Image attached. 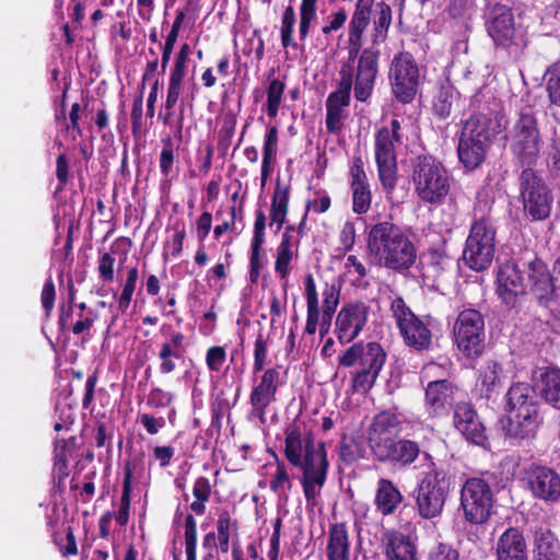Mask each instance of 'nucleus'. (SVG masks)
<instances>
[{
	"label": "nucleus",
	"mask_w": 560,
	"mask_h": 560,
	"mask_svg": "<svg viewBox=\"0 0 560 560\" xmlns=\"http://www.w3.org/2000/svg\"><path fill=\"white\" fill-rule=\"evenodd\" d=\"M523 208L533 220H544L551 211L552 196L542 179L532 170L525 168L520 176Z\"/></svg>",
	"instance_id": "obj_15"
},
{
	"label": "nucleus",
	"mask_w": 560,
	"mask_h": 560,
	"mask_svg": "<svg viewBox=\"0 0 560 560\" xmlns=\"http://www.w3.org/2000/svg\"><path fill=\"white\" fill-rule=\"evenodd\" d=\"M340 457L346 463H352L361 457V448L360 445L353 440L343 438L340 441Z\"/></svg>",
	"instance_id": "obj_57"
},
{
	"label": "nucleus",
	"mask_w": 560,
	"mask_h": 560,
	"mask_svg": "<svg viewBox=\"0 0 560 560\" xmlns=\"http://www.w3.org/2000/svg\"><path fill=\"white\" fill-rule=\"evenodd\" d=\"M191 49L188 44L180 46L179 51L176 54L174 65L171 69L170 79L183 81L187 72V62Z\"/></svg>",
	"instance_id": "obj_51"
},
{
	"label": "nucleus",
	"mask_w": 560,
	"mask_h": 560,
	"mask_svg": "<svg viewBox=\"0 0 560 560\" xmlns=\"http://www.w3.org/2000/svg\"><path fill=\"white\" fill-rule=\"evenodd\" d=\"M226 360V351L221 346L210 347L206 354V363L210 371L219 372Z\"/></svg>",
	"instance_id": "obj_55"
},
{
	"label": "nucleus",
	"mask_w": 560,
	"mask_h": 560,
	"mask_svg": "<svg viewBox=\"0 0 560 560\" xmlns=\"http://www.w3.org/2000/svg\"><path fill=\"white\" fill-rule=\"evenodd\" d=\"M382 541L387 560H418L417 546L409 536L390 530L384 534Z\"/></svg>",
	"instance_id": "obj_28"
},
{
	"label": "nucleus",
	"mask_w": 560,
	"mask_h": 560,
	"mask_svg": "<svg viewBox=\"0 0 560 560\" xmlns=\"http://www.w3.org/2000/svg\"><path fill=\"white\" fill-rule=\"evenodd\" d=\"M375 0H358L354 12L349 24V61H354L363 44V33L368 27L372 7Z\"/></svg>",
	"instance_id": "obj_25"
},
{
	"label": "nucleus",
	"mask_w": 560,
	"mask_h": 560,
	"mask_svg": "<svg viewBox=\"0 0 560 560\" xmlns=\"http://www.w3.org/2000/svg\"><path fill=\"white\" fill-rule=\"evenodd\" d=\"M505 127L503 115L499 113H477L465 122L460 132L457 153L467 170H475L486 158L492 139Z\"/></svg>",
	"instance_id": "obj_4"
},
{
	"label": "nucleus",
	"mask_w": 560,
	"mask_h": 560,
	"mask_svg": "<svg viewBox=\"0 0 560 560\" xmlns=\"http://www.w3.org/2000/svg\"><path fill=\"white\" fill-rule=\"evenodd\" d=\"M305 293H306V303H307V319L306 320L318 324V320H319L318 299H317V292H316L315 283H314L312 276H308L306 279Z\"/></svg>",
	"instance_id": "obj_53"
},
{
	"label": "nucleus",
	"mask_w": 560,
	"mask_h": 560,
	"mask_svg": "<svg viewBox=\"0 0 560 560\" xmlns=\"http://www.w3.org/2000/svg\"><path fill=\"white\" fill-rule=\"evenodd\" d=\"M97 262L100 278L103 281L112 282L114 280L115 257L109 253H102Z\"/></svg>",
	"instance_id": "obj_58"
},
{
	"label": "nucleus",
	"mask_w": 560,
	"mask_h": 560,
	"mask_svg": "<svg viewBox=\"0 0 560 560\" xmlns=\"http://www.w3.org/2000/svg\"><path fill=\"white\" fill-rule=\"evenodd\" d=\"M405 2L406 0H375L371 15L373 22V33L371 35L373 45L385 42L387 37L393 19L392 5L396 7L399 15H401L405 10Z\"/></svg>",
	"instance_id": "obj_26"
},
{
	"label": "nucleus",
	"mask_w": 560,
	"mask_h": 560,
	"mask_svg": "<svg viewBox=\"0 0 560 560\" xmlns=\"http://www.w3.org/2000/svg\"><path fill=\"white\" fill-rule=\"evenodd\" d=\"M284 89L285 84L278 79L269 82L267 89V113L270 118H275L278 115Z\"/></svg>",
	"instance_id": "obj_45"
},
{
	"label": "nucleus",
	"mask_w": 560,
	"mask_h": 560,
	"mask_svg": "<svg viewBox=\"0 0 560 560\" xmlns=\"http://www.w3.org/2000/svg\"><path fill=\"white\" fill-rule=\"evenodd\" d=\"M284 455L292 466L300 468L304 497L314 506L329 465L324 444L315 441L304 423L293 422L285 430Z\"/></svg>",
	"instance_id": "obj_1"
},
{
	"label": "nucleus",
	"mask_w": 560,
	"mask_h": 560,
	"mask_svg": "<svg viewBox=\"0 0 560 560\" xmlns=\"http://www.w3.org/2000/svg\"><path fill=\"white\" fill-rule=\"evenodd\" d=\"M536 560H559L560 545L550 530L536 533Z\"/></svg>",
	"instance_id": "obj_38"
},
{
	"label": "nucleus",
	"mask_w": 560,
	"mask_h": 560,
	"mask_svg": "<svg viewBox=\"0 0 560 560\" xmlns=\"http://www.w3.org/2000/svg\"><path fill=\"white\" fill-rule=\"evenodd\" d=\"M357 237L355 224L352 221H346L340 230L339 242L345 250H351Z\"/></svg>",
	"instance_id": "obj_62"
},
{
	"label": "nucleus",
	"mask_w": 560,
	"mask_h": 560,
	"mask_svg": "<svg viewBox=\"0 0 560 560\" xmlns=\"http://www.w3.org/2000/svg\"><path fill=\"white\" fill-rule=\"evenodd\" d=\"M185 552L187 560H197V524L191 514L185 518Z\"/></svg>",
	"instance_id": "obj_48"
},
{
	"label": "nucleus",
	"mask_w": 560,
	"mask_h": 560,
	"mask_svg": "<svg viewBox=\"0 0 560 560\" xmlns=\"http://www.w3.org/2000/svg\"><path fill=\"white\" fill-rule=\"evenodd\" d=\"M422 460L423 471L416 489V505L422 518L431 520L439 516L444 509L451 479L429 453H422Z\"/></svg>",
	"instance_id": "obj_7"
},
{
	"label": "nucleus",
	"mask_w": 560,
	"mask_h": 560,
	"mask_svg": "<svg viewBox=\"0 0 560 560\" xmlns=\"http://www.w3.org/2000/svg\"><path fill=\"white\" fill-rule=\"evenodd\" d=\"M457 349L467 358L480 357L485 350V320L472 308L462 311L454 324Z\"/></svg>",
	"instance_id": "obj_13"
},
{
	"label": "nucleus",
	"mask_w": 560,
	"mask_h": 560,
	"mask_svg": "<svg viewBox=\"0 0 560 560\" xmlns=\"http://www.w3.org/2000/svg\"><path fill=\"white\" fill-rule=\"evenodd\" d=\"M540 395L550 404L557 406L560 402V370L546 369L536 383Z\"/></svg>",
	"instance_id": "obj_35"
},
{
	"label": "nucleus",
	"mask_w": 560,
	"mask_h": 560,
	"mask_svg": "<svg viewBox=\"0 0 560 560\" xmlns=\"http://www.w3.org/2000/svg\"><path fill=\"white\" fill-rule=\"evenodd\" d=\"M497 560H527V546L523 534L508 528L498 539Z\"/></svg>",
	"instance_id": "obj_29"
},
{
	"label": "nucleus",
	"mask_w": 560,
	"mask_h": 560,
	"mask_svg": "<svg viewBox=\"0 0 560 560\" xmlns=\"http://www.w3.org/2000/svg\"><path fill=\"white\" fill-rule=\"evenodd\" d=\"M289 198V186L281 185L278 182L272 195L270 209V224H277V231H279L282 228L288 214Z\"/></svg>",
	"instance_id": "obj_36"
},
{
	"label": "nucleus",
	"mask_w": 560,
	"mask_h": 560,
	"mask_svg": "<svg viewBox=\"0 0 560 560\" xmlns=\"http://www.w3.org/2000/svg\"><path fill=\"white\" fill-rule=\"evenodd\" d=\"M492 490L481 478H468L460 489V508L465 520L471 524L485 523L491 513Z\"/></svg>",
	"instance_id": "obj_14"
},
{
	"label": "nucleus",
	"mask_w": 560,
	"mask_h": 560,
	"mask_svg": "<svg viewBox=\"0 0 560 560\" xmlns=\"http://www.w3.org/2000/svg\"><path fill=\"white\" fill-rule=\"evenodd\" d=\"M386 361V352L377 342H357L339 357V364L352 368V389L368 393L375 384Z\"/></svg>",
	"instance_id": "obj_6"
},
{
	"label": "nucleus",
	"mask_w": 560,
	"mask_h": 560,
	"mask_svg": "<svg viewBox=\"0 0 560 560\" xmlns=\"http://www.w3.org/2000/svg\"><path fill=\"white\" fill-rule=\"evenodd\" d=\"M400 122L392 119L375 136V160L378 177L385 190L392 191L397 183L396 150L402 144Z\"/></svg>",
	"instance_id": "obj_10"
},
{
	"label": "nucleus",
	"mask_w": 560,
	"mask_h": 560,
	"mask_svg": "<svg viewBox=\"0 0 560 560\" xmlns=\"http://www.w3.org/2000/svg\"><path fill=\"white\" fill-rule=\"evenodd\" d=\"M174 163V149L171 140L164 144L160 154V170L164 176H168L173 168Z\"/></svg>",
	"instance_id": "obj_64"
},
{
	"label": "nucleus",
	"mask_w": 560,
	"mask_h": 560,
	"mask_svg": "<svg viewBox=\"0 0 560 560\" xmlns=\"http://www.w3.org/2000/svg\"><path fill=\"white\" fill-rule=\"evenodd\" d=\"M350 544L348 532L343 523L330 526L327 544V560H349Z\"/></svg>",
	"instance_id": "obj_34"
},
{
	"label": "nucleus",
	"mask_w": 560,
	"mask_h": 560,
	"mask_svg": "<svg viewBox=\"0 0 560 560\" xmlns=\"http://www.w3.org/2000/svg\"><path fill=\"white\" fill-rule=\"evenodd\" d=\"M539 423V413L524 410V412H508L502 420V430L511 444H518L521 441L534 436Z\"/></svg>",
	"instance_id": "obj_24"
},
{
	"label": "nucleus",
	"mask_w": 560,
	"mask_h": 560,
	"mask_svg": "<svg viewBox=\"0 0 560 560\" xmlns=\"http://www.w3.org/2000/svg\"><path fill=\"white\" fill-rule=\"evenodd\" d=\"M380 51L373 47L362 50L358 59L357 71L350 62L343 63L339 71L337 91L330 93L326 107L342 109L350 103V93L354 81V97L365 102L372 94L378 70Z\"/></svg>",
	"instance_id": "obj_5"
},
{
	"label": "nucleus",
	"mask_w": 560,
	"mask_h": 560,
	"mask_svg": "<svg viewBox=\"0 0 560 560\" xmlns=\"http://www.w3.org/2000/svg\"><path fill=\"white\" fill-rule=\"evenodd\" d=\"M131 478H132V469L131 465L128 464L125 471L124 485H122V494L120 499V506L118 514L116 516V521L119 525L124 526L128 523L129 518V509H130V493H131Z\"/></svg>",
	"instance_id": "obj_43"
},
{
	"label": "nucleus",
	"mask_w": 560,
	"mask_h": 560,
	"mask_svg": "<svg viewBox=\"0 0 560 560\" xmlns=\"http://www.w3.org/2000/svg\"><path fill=\"white\" fill-rule=\"evenodd\" d=\"M139 422L144 427L147 433L154 435L165 427V419L163 417H154L150 413H141Z\"/></svg>",
	"instance_id": "obj_63"
},
{
	"label": "nucleus",
	"mask_w": 560,
	"mask_h": 560,
	"mask_svg": "<svg viewBox=\"0 0 560 560\" xmlns=\"http://www.w3.org/2000/svg\"><path fill=\"white\" fill-rule=\"evenodd\" d=\"M350 187L370 185L364 170V162L360 154H354L349 166Z\"/></svg>",
	"instance_id": "obj_52"
},
{
	"label": "nucleus",
	"mask_w": 560,
	"mask_h": 560,
	"mask_svg": "<svg viewBox=\"0 0 560 560\" xmlns=\"http://www.w3.org/2000/svg\"><path fill=\"white\" fill-rule=\"evenodd\" d=\"M284 384L285 377L281 373L280 368H269L262 371L261 376L254 385L249 395L252 407L249 416L264 423L266 421L267 408L276 401L277 392Z\"/></svg>",
	"instance_id": "obj_17"
},
{
	"label": "nucleus",
	"mask_w": 560,
	"mask_h": 560,
	"mask_svg": "<svg viewBox=\"0 0 560 560\" xmlns=\"http://www.w3.org/2000/svg\"><path fill=\"white\" fill-rule=\"evenodd\" d=\"M317 1L318 0H302L301 2L299 23L301 39H305L307 37L312 23L317 18Z\"/></svg>",
	"instance_id": "obj_42"
},
{
	"label": "nucleus",
	"mask_w": 560,
	"mask_h": 560,
	"mask_svg": "<svg viewBox=\"0 0 560 560\" xmlns=\"http://www.w3.org/2000/svg\"><path fill=\"white\" fill-rule=\"evenodd\" d=\"M372 452L380 462H390L400 466L412 464L421 454L417 442L406 439L397 440L395 436L384 443L378 442Z\"/></svg>",
	"instance_id": "obj_23"
},
{
	"label": "nucleus",
	"mask_w": 560,
	"mask_h": 560,
	"mask_svg": "<svg viewBox=\"0 0 560 560\" xmlns=\"http://www.w3.org/2000/svg\"><path fill=\"white\" fill-rule=\"evenodd\" d=\"M495 253V229L489 219L482 217L475 221L466 240L463 259L476 271L488 269Z\"/></svg>",
	"instance_id": "obj_11"
},
{
	"label": "nucleus",
	"mask_w": 560,
	"mask_h": 560,
	"mask_svg": "<svg viewBox=\"0 0 560 560\" xmlns=\"http://www.w3.org/2000/svg\"><path fill=\"white\" fill-rule=\"evenodd\" d=\"M506 411L508 412H538L536 396L533 387L527 383H516L510 387L506 394Z\"/></svg>",
	"instance_id": "obj_32"
},
{
	"label": "nucleus",
	"mask_w": 560,
	"mask_h": 560,
	"mask_svg": "<svg viewBox=\"0 0 560 560\" xmlns=\"http://www.w3.org/2000/svg\"><path fill=\"white\" fill-rule=\"evenodd\" d=\"M268 346L262 335H258L254 345V372L265 371L267 362Z\"/></svg>",
	"instance_id": "obj_56"
},
{
	"label": "nucleus",
	"mask_w": 560,
	"mask_h": 560,
	"mask_svg": "<svg viewBox=\"0 0 560 560\" xmlns=\"http://www.w3.org/2000/svg\"><path fill=\"white\" fill-rule=\"evenodd\" d=\"M457 393V387L447 380L429 382L424 396L425 411L432 418L446 416Z\"/></svg>",
	"instance_id": "obj_22"
},
{
	"label": "nucleus",
	"mask_w": 560,
	"mask_h": 560,
	"mask_svg": "<svg viewBox=\"0 0 560 560\" xmlns=\"http://www.w3.org/2000/svg\"><path fill=\"white\" fill-rule=\"evenodd\" d=\"M138 281V269L137 267H131L127 271V278L122 284L121 293L117 300V307L119 312L126 313L131 303L136 285Z\"/></svg>",
	"instance_id": "obj_44"
},
{
	"label": "nucleus",
	"mask_w": 560,
	"mask_h": 560,
	"mask_svg": "<svg viewBox=\"0 0 560 560\" xmlns=\"http://www.w3.org/2000/svg\"><path fill=\"white\" fill-rule=\"evenodd\" d=\"M293 231V226L285 228L281 242L276 249L275 271L287 283L292 269V261L299 256L300 241L294 238Z\"/></svg>",
	"instance_id": "obj_27"
},
{
	"label": "nucleus",
	"mask_w": 560,
	"mask_h": 560,
	"mask_svg": "<svg viewBox=\"0 0 560 560\" xmlns=\"http://www.w3.org/2000/svg\"><path fill=\"white\" fill-rule=\"evenodd\" d=\"M184 13L183 12H179L173 24H172V28L170 31V33L167 34V37H166V40H165V44L163 46V51H162V59H161V68H162V72H164L166 70V67L170 62V59H171V55H172V51L174 49V46L176 44V40H177V37H178V33H179V30L182 27V24H183V21H184Z\"/></svg>",
	"instance_id": "obj_46"
},
{
	"label": "nucleus",
	"mask_w": 560,
	"mask_h": 560,
	"mask_svg": "<svg viewBox=\"0 0 560 560\" xmlns=\"http://www.w3.org/2000/svg\"><path fill=\"white\" fill-rule=\"evenodd\" d=\"M174 399V394L171 392L163 390L160 387H153L148 396L147 404L154 408L166 407Z\"/></svg>",
	"instance_id": "obj_59"
},
{
	"label": "nucleus",
	"mask_w": 560,
	"mask_h": 560,
	"mask_svg": "<svg viewBox=\"0 0 560 560\" xmlns=\"http://www.w3.org/2000/svg\"><path fill=\"white\" fill-rule=\"evenodd\" d=\"M236 525L232 522L228 513H223L219 516L217 522L219 548L223 553L229 551V541L231 530L235 529Z\"/></svg>",
	"instance_id": "obj_50"
},
{
	"label": "nucleus",
	"mask_w": 560,
	"mask_h": 560,
	"mask_svg": "<svg viewBox=\"0 0 560 560\" xmlns=\"http://www.w3.org/2000/svg\"><path fill=\"white\" fill-rule=\"evenodd\" d=\"M502 382V368L499 363L488 362L480 371L479 384L481 390L489 396Z\"/></svg>",
	"instance_id": "obj_40"
},
{
	"label": "nucleus",
	"mask_w": 560,
	"mask_h": 560,
	"mask_svg": "<svg viewBox=\"0 0 560 560\" xmlns=\"http://www.w3.org/2000/svg\"><path fill=\"white\" fill-rule=\"evenodd\" d=\"M528 489L534 498L547 503L560 499V476L546 466H532L526 472Z\"/></svg>",
	"instance_id": "obj_19"
},
{
	"label": "nucleus",
	"mask_w": 560,
	"mask_h": 560,
	"mask_svg": "<svg viewBox=\"0 0 560 560\" xmlns=\"http://www.w3.org/2000/svg\"><path fill=\"white\" fill-rule=\"evenodd\" d=\"M412 182L417 196L425 203H442L451 189L444 165L431 155L419 156L413 165Z\"/></svg>",
	"instance_id": "obj_8"
},
{
	"label": "nucleus",
	"mask_w": 560,
	"mask_h": 560,
	"mask_svg": "<svg viewBox=\"0 0 560 560\" xmlns=\"http://www.w3.org/2000/svg\"><path fill=\"white\" fill-rule=\"evenodd\" d=\"M459 93L451 85H443L433 101V112L440 119H446L458 105Z\"/></svg>",
	"instance_id": "obj_37"
},
{
	"label": "nucleus",
	"mask_w": 560,
	"mask_h": 560,
	"mask_svg": "<svg viewBox=\"0 0 560 560\" xmlns=\"http://www.w3.org/2000/svg\"><path fill=\"white\" fill-rule=\"evenodd\" d=\"M548 92L550 101L560 106V61L557 62L548 80Z\"/></svg>",
	"instance_id": "obj_61"
},
{
	"label": "nucleus",
	"mask_w": 560,
	"mask_h": 560,
	"mask_svg": "<svg viewBox=\"0 0 560 560\" xmlns=\"http://www.w3.org/2000/svg\"><path fill=\"white\" fill-rule=\"evenodd\" d=\"M287 287L288 283L284 282L283 288V296L279 298L273 291L271 292L270 298V324L271 327H275L277 323L283 317L287 311Z\"/></svg>",
	"instance_id": "obj_54"
},
{
	"label": "nucleus",
	"mask_w": 560,
	"mask_h": 560,
	"mask_svg": "<svg viewBox=\"0 0 560 560\" xmlns=\"http://www.w3.org/2000/svg\"><path fill=\"white\" fill-rule=\"evenodd\" d=\"M295 12L292 7H287L282 20H281V43L284 48L289 46L295 47L296 45L293 43V32L295 25Z\"/></svg>",
	"instance_id": "obj_49"
},
{
	"label": "nucleus",
	"mask_w": 560,
	"mask_h": 560,
	"mask_svg": "<svg viewBox=\"0 0 560 560\" xmlns=\"http://www.w3.org/2000/svg\"><path fill=\"white\" fill-rule=\"evenodd\" d=\"M292 488V481L283 462L276 460L275 470L271 474L270 489L279 498H288V492Z\"/></svg>",
	"instance_id": "obj_39"
},
{
	"label": "nucleus",
	"mask_w": 560,
	"mask_h": 560,
	"mask_svg": "<svg viewBox=\"0 0 560 560\" xmlns=\"http://www.w3.org/2000/svg\"><path fill=\"white\" fill-rule=\"evenodd\" d=\"M184 335L179 331L173 332L168 341L161 345L158 358L160 360L159 370L162 374H170L177 368V361L184 353Z\"/></svg>",
	"instance_id": "obj_31"
},
{
	"label": "nucleus",
	"mask_w": 560,
	"mask_h": 560,
	"mask_svg": "<svg viewBox=\"0 0 560 560\" xmlns=\"http://www.w3.org/2000/svg\"><path fill=\"white\" fill-rule=\"evenodd\" d=\"M352 195V210L357 214H364L369 211L372 201L370 185L350 187Z\"/></svg>",
	"instance_id": "obj_47"
},
{
	"label": "nucleus",
	"mask_w": 560,
	"mask_h": 560,
	"mask_svg": "<svg viewBox=\"0 0 560 560\" xmlns=\"http://www.w3.org/2000/svg\"><path fill=\"white\" fill-rule=\"evenodd\" d=\"M365 253L371 264L402 273L417 261L418 248L402 228L390 221L371 224L366 231Z\"/></svg>",
	"instance_id": "obj_2"
},
{
	"label": "nucleus",
	"mask_w": 560,
	"mask_h": 560,
	"mask_svg": "<svg viewBox=\"0 0 560 560\" xmlns=\"http://www.w3.org/2000/svg\"><path fill=\"white\" fill-rule=\"evenodd\" d=\"M506 139L510 141L513 155L520 163L528 166L536 163L542 139L532 108H524L517 114L506 133Z\"/></svg>",
	"instance_id": "obj_9"
},
{
	"label": "nucleus",
	"mask_w": 560,
	"mask_h": 560,
	"mask_svg": "<svg viewBox=\"0 0 560 560\" xmlns=\"http://www.w3.org/2000/svg\"><path fill=\"white\" fill-rule=\"evenodd\" d=\"M487 32L498 46L512 45L516 35L512 10L499 3L492 5L488 13Z\"/></svg>",
	"instance_id": "obj_21"
},
{
	"label": "nucleus",
	"mask_w": 560,
	"mask_h": 560,
	"mask_svg": "<svg viewBox=\"0 0 560 560\" xmlns=\"http://www.w3.org/2000/svg\"><path fill=\"white\" fill-rule=\"evenodd\" d=\"M192 494L195 501L191 502L190 510L197 515H202L206 512V503L211 495L210 480L206 477L197 478L192 487Z\"/></svg>",
	"instance_id": "obj_41"
},
{
	"label": "nucleus",
	"mask_w": 560,
	"mask_h": 560,
	"mask_svg": "<svg viewBox=\"0 0 560 560\" xmlns=\"http://www.w3.org/2000/svg\"><path fill=\"white\" fill-rule=\"evenodd\" d=\"M369 306L363 302L345 304L336 318V334L341 343L355 339L366 325Z\"/></svg>",
	"instance_id": "obj_18"
},
{
	"label": "nucleus",
	"mask_w": 560,
	"mask_h": 560,
	"mask_svg": "<svg viewBox=\"0 0 560 560\" xmlns=\"http://www.w3.org/2000/svg\"><path fill=\"white\" fill-rule=\"evenodd\" d=\"M390 310L405 343L416 350L429 349L432 343V319L418 317L399 296L393 300Z\"/></svg>",
	"instance_id": "obj_12"
},
{
	"label": "nucleus",
	"mask_w": 560,
	"mask_h": 560,
	"mask_svg": "<svg viewBox=\"0 0 560 560\" xmlns=\"http://www.w3.org/2000/svg\"><path fill=\"white\" fill-rule=\"evenodd\" d=\"M497 292L508 306H515L518 299L526 293L527 287L540 301L548 300L555 292L552 277L538 258L511 259L499 267Z\"/></svg>",
	"instance_id": "obj_3"
},
{
	"label": "nucleus",
	"mask_w": 560,
	"mask_h": 560,
	"mask_svg": "<svg viewBox=\"0 0 560 560\" xmlns=\"http://www.w3.org/2000/svg\"><path fill=\"white\" fill-rule=\"evenodd\" d=\"M343 119L345 115L342 109L326 107V128L329 132H340L342 129Z\"/></svg>",
	"instance_id": "obj_60"
},
{
	"label": "nucleus",
	"mask_w": 560,
	"mask_h": 560,
	"mask_svg": "<svg viewBox=\"0 0 560 560\" xmlns=\"http://www.w3.org/2000/svg\"><path fill=\"white\" fill-rule=\"evenodd\" d=\"M453 422L468 442L485 448L489 446L486 428L469 402L460 401L455 405Z\"/></svg>",
	"instance_id": "obj_20"
},
{
	"label": "nucleus",
	"mask_w": 560,
	"mask_h": 560,
	"mask_svg": "<svg viewBox=\"0 0 560 560\" xmlns=\"http://www.w3.org/2000/svg\"><path fill=\"white\" fill-rule=\"evenodd\" d=\"M393 93L402 103H410L418 91L420 71L413 57L402 52L394 57L389 68Z\"/></svg>",
	"instance_id": "obj_16"
},
{
	"label": "nucleus",
	"mask_w": 560,
	"mask_h": 560,
	"mask_svg": "<svg viewBox=\"0 0 560 560\" xmlns=\"http://www.w3.org/2000/svg\"><path fill=\"white\" fill-rule=\"evenodd\" d=\"M400 420L397 415L392 411H382L377 413L371 424L369 431V443L371 450L375 448L380 443L394 438V431H397Z\"/></svg>",
	"instance_id": "obj_30"
},
{
	"label": "nucleus",
	"mask_w": 560,
	"mask_h": 560,
	"mask_svg": "<svg viewBox=\"0 0 560 560\" xmlns=\"http://www.w3.org/2000/svg\"><path fill=\"white\" fill-rule=\"evenodd\" d=\"M402 501L398 488L388 479H380L375 493V504L383 515H392Z\"/></svg>",
	"instance_id": "obj_33"
}]
</instances>
